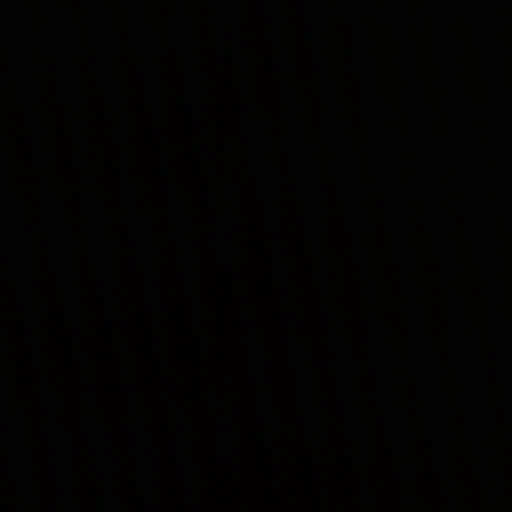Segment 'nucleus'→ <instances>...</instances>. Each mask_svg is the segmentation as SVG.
<instances>
[{
    "label": "nucleus",
    "mask_w": 512,
    "mask_h": 512,
    "mask_svg": "<svg viewBox=\"0 0 512 512\" xmlns=\"http://www.w3.org/2000/svg\"><path fill=\"white\" fill-rule=\"evenodd\" d=\"M422 55H418V257L421 256H512L502 253H435L425 252L423 243V218H422Z\"/></svg>",
    "instance_id": "f257e3e1"
},
{
    "label": "nucleus",
    "mask_w": 512,
    "mask_h": 512,
    "mask_svg": "<svg viewBox=\"0 0 512 512\" xmlns=\"http://www.w3.org/2000/svg\"><path fill=\"white\" fill-rule=\"evenodd\" d=\"M440 39L442 47V59L446 66L452 68L455 66L454 57L451 55V47L456 43V37L448 26L446 18H441L440 23Z\"/></svg>",
    "instance_id": "20e7f679"
},
{
    "label": "nucleus",
    "mask_w": 512,
    "mask_h": 512,
    "mask_svg": "<svg viewBox=\"0 0 512 512\" xmlns=\"http://www.w3.org/2000/svg\"><path fill=\"white\" fill-rule=\"evenodd\" d=\"M468 228L480 232L492 233L497 229V225L493 219H489L485 222L468 223Z\"/></svg>",
    "instance_id": "39448f33"
},
{
    "label": "nucleus",
    "mask_w": 512,
    "mask_h": 512,
    "mask_svg": "<svg viewBox=\"0 0 512 512\" xmlns=\"http://www.w3.org/2000/svg\"><path fill=\"white\" fill-rule=\"evenodd\" d=\"M181 222H182V225L185 226V227H190L191 226V221L188 218H182Z\"/></svg>",
    "instance_id": "423d86ee"
},
{
    "label": "nucleus",
    "mask_w": 512,
    "mask_h": 512,
    "mask_svg": "<svg viewBox=\"0 0 512 512\" xmlns=\"http://www.w3.org/2000/svg\"><path fill=\"white\" fill-rule=\"evenodd\" d=\"M381 212L375 218L363 215L358 223L361 228L372 232L386 233L394 229L396 224V210L390 199L380 202Z\"/></svg>",
    "instance_id": "f03ea898"
},
{
    "label": "nucleus",
    "mask_w": 512,
    "mask_h": 512,
    "mask_svg": "<svg viewBox=\"0 0 512 512\" xmlns=\"http://www.w3.org/2000/svg\"><path fill=\"white\" fill-rule=\"evenodd\" d=\"M448 76H449V81L454 83L455 82V77H454V73H452L451 70H449Z\"/></svg>",
    "instance_id": "0eeeda50"
},
{
    "label": "nucleus",
    "mask_w": 512,
    "mask_h": 512,
    "mask_svg": "<svg viewBox=\"0 0 512 512\" xmlns=\"http://www.w3.org/2000/svg\"><path fill=\"white\" fill-rule=\"evenodd\" d=\"M433 224L437 233L441 235L456 233L462 226L459 218L440 203L437 204Z\"/></svg>",
    "instance_id": "7ed1b4c3"
}]
</instances>
